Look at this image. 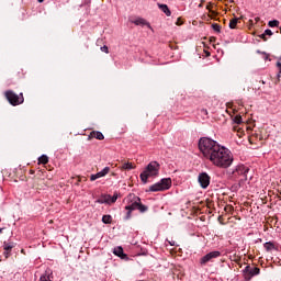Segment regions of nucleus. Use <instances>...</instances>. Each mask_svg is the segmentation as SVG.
Masks as SVG:
<instances>
[{
    "label": "nucleus",
    "mask_w": 281,
    "mask_h": 281,
    "mask_svg": "<svg viewBox=\"0 0 281 281\" xmlns=\"http://www.w3.org/2000/svg\"><path fill=\"white\" fill-rule=\"evenodd\" d=\"M199 149L204 159H209L215 168L225 170L231 168L234 164V155L232 154V150L210 137L200 138Z\"/></svg>",
    "instance_id": "nucleus-1"
},
{
    "label": "nucleus",
    "mask_w": 281,
    "mask_h": 281,
    "mask_svg": "<svg viewBox=\"0 0 281 281\" xmlns=\"http://www.w3.org/2000/svg\"><path fill=\"white\" fill-rule=\"evenodd\" d=\"M159 168L161 166L157 161H151L147 165L145 170L140 173V180L143 183H148L149 177H159Z\"/></svg>",
    "instance_id": "nucleus-2"
},
{
    "label": "nucleus",
    "mask_w": 281,
    "mask_h": 281,
    "mask_svg": "<svg viewBox=\"0 0 281 281\" xmlns=\"http://www.w3.org/2000/svg\"><path fill=\"white\" fill-rule=\"evenodd\" d=\"M127 205L125 206V210L127 211V215L126 218H131V213L135 212V210H137L139 202L142 201V199H139V196L130 193L126 199H125Z\"/></svg>",
    "instance_id": "nucleus-3"
},
{
    "label": "nucleus",
    "mask_w": 281,
    "mask_h": 281,
    "mask_svg": "<svg viewBox=\"0 0 281 281\" xmlns=\"http://www.w3.org/2000/svg\"><path fill=\"white\" fill-rule=\"evenodd\" d=\"M172 180L170 178H162L159 182L149 187V192H164V190H170Z\"/></svg>",
    "instance_id": "nucleus-4"
},
{
    "label": "nucleus",
    "mask_w": 281,
    "mask_h": 281,
    "mask_svg": "<svg viewBox=\"0 0 281 281\" xmlns=\"http://www.w3.org/2000/svg\"><path fill=\"white\" fill-rule=\"evenodd\" d=\"M4 95H5L7 100H8V102L12 106H19V104H23V102L25 100L23 98V93L16 94L12 90H9V91L4 92Z\"/></svg>",
    "instance_id": "nucleus-5"
},
{
    "label": "nucleus",
    "mask_w": 281,
    "mask_h": 281,
    "mask_svg": "<svg viewBox=\"0 0 281 281\" xmlns=\"http://www.w3.org/2000/svg\"><path fill=\"white\" fill-rule=\"evenodd\" d=\"M243 274L246 281L251 280L254 276H260V268L246 266L243 270Z\"/></svg>",
    "instance_id": "nucleus-6"
},
{
    "label": "nucleus",
    "mask_w": 281,
    "mask_h": 281,
    "mask_svg": "<svg viewBox=\"0 0 281 281\" xmlns=\"http://www.w3.org/2000/svg\"><path fill=\"white\" fill-rule=\"evenodd\" d=\"M249 168L244 165H238L233 171L234 177H241L240 181H247V173Z\"/></svg>",
    "instance_id": "nucleus-7"
},
{
    "label": "nucleus",
    "mask_w": 281,
    "mask_h": 281,
    "mask_svg": "<svg viewBox=\"0 0 281 281\" xmlns=\"http://www.w3.org/2000/svg\"><path fill=\"white\" fill-rule=\"evenodd\" d=\"M220 256H221V251L218 250L211 251L201 258L200 263L207 265V262L214 260V258H218Z\"/></svg>",
    "instance_id": "nucleus-8"
},
{
    "label": "nucleus",
    "mask_w": 281,
    "mask_h": 281,
    "mask_svg": "<svg viewBox=\"0 0 281 281\" xmlns=\"http://www.w3.org/2000/svg\"><path fill=\"white\" fill-rule=\"evenodd\" d=\"M210 175H207V172H202L199 175L198 177V181L201 186V188H203V190H205V188H207L210 186Z\"/></svg>",
    "instance_id": "nucleus-9"
},
{
    "label": "nucleus",
    "mask_w": 281,
    "mask_h": 281,
    "mask_svg": "<svg viewBox=\"0 0 281 281\" xmlns=\"http://www.w3.org/2000/svg\"><path fill=\"white\" fill-rule=\"evenodd\" d=\"M111 172V168L110 167H105L104 169H102L101 171L91 175L90 176V181H95L97 179H102V177H106V175Z\"/></svg>",
    "instance_id": "nucleus-10"
},
{
    "label": "nucleus",
    "mask_w": 281,
    "mask_h": 281,
    "mask_svg": "<svg viewBox=\"0 0 281 281\" xmlns=\"http://www.w3.org/2000/svg\"><path fill=\"white\" fill-rule=\"evenodd\" d=\"M53 272L52 269L47 268L45 272L40 277V281H52Z\"/></svg>",
    "instance_id": "nucleus-11"
},
{
    "label": "nucleus",
    "mask_w": 281,
    "mask_h": 281,
    "mask_svg": "<svg viewBox=\"0 0 281 281\" xmlns=\"http://www.w3.org/2000/svg\"><path fill=\"white\" fill-rule=\"evenodd\" d=\"M131 23H134V25H140L142 27L146 25L150 29V23H148L144 18H136L135 20H132Z\"/></svg>",
    "instance_id": "nucleus-12"
},
{
    "label": "nucleus",
    "mask_w": 281,
    "mask_h": 281,
    "mask_svg": "<svg viewBox=\"0 0 281 281\" xmlns=\"http://www.w3.org/2000/svg\"><path fill=\"white\" fill-rule=\"evenodd\" d=\"M113 254H114V256L122 258V260H124V258H126V254H124V248H122V246L115 247L113 250Z\"/></svg>",
    "instance_id": "nucleus-13"
},
{
    "label": "nucleus",
    "mask_w": 281,
    "mask_h": 281,
    "mask_svg": "<svg viewBox=\"0 0 281 281\" xmlns=\"http://www.w3.org/2000/svg\"><path fill=\"white\" fill-rule=\"evenodd\" d=\"M97 203H100L101 205L108 203L111 205V195H101L100 199L97 200Z\"/></svg>",
    "instance_id": "nucleus-14"
},
{
    "label": "nucleus",
    "mask_w": 281,
    "mask_h": 281,
    "mask_svg": "<svg viewBox=\"0 0 281 281\" xmlns=\"http://www.w3.org/2000/svg\"><path fill=\"white\" fill-rule=\"evenodd\" d=\"M158 8L161 10V12H164V14H166V16H170L172 14L168 8V4L158 3Z\"/></svg>",
    "instance_id": "nucleus-15"
},
{
    "label": "nucleus",
    "mask_w": 281,
    "mask_h": 281,
    "mask_svg": "<svg viewBox=\"0 0 281 281\" xmlns=\"http://www.w3.org/2000/svg\"><path fill=\"white\" fill-rule=\"evenodd\" d=\"M121 170H135V165L133 162H124Z\"/></svg>",
    "instance_id": "nucleus-16"
},
{
    "label": "nucleus",
    "mask_w": 281,
    "mask_h": 281,
    "mask_svg": "<svg viewBox=\"0 0 281 281\" xmlns=\"http://www.w3.org/2000/svg\"><path fill=\"white\" fill-rule=\"evenodd\" d=\"M112 221H113V217L111 215L102 216V223H104V225H111Z\"/></svg>",
    "instance_id": "nucleus-17"
},
{
    "label": "nucleus",
    "mask_w": 281,
    "mask_h": 281,
    "mask_svg": "<svg viewBox=\"0 0 281 281\" xmlns=\"http://www.w3.org/2000/svg\"><path fill=\"white\" fill-rule=\"evenodd\" d=\"M266 251H273V249H276V245H273V243L271 241H267L263 245Z\"/></svg>",
    "instance_id": "nucleus-18"
},
{
    "label": "nucleus",
    "mask_w": 281,
    "mask_h": 281,
    "mask_svg": "<svg viewBox=\"0 0 281 281\" xmlns=\"http://www.w3.org/2000/svg\"><path fill=\"white\" fill-rule=\"evenodd\" d=\"M91 137H94V139H104V134H102V132H92L91 133Z\"/></svg>",
    "instance_id": "nucleus-19"
},
{
    "label": "nucleus",
    "mask_w": 281,
    "mask_h": 281,
    "mask_svg": "<svg viewBox=\"0 0 281 281\" xmlns=\"http://www.w3.org/2000/svg\"><path fill=\"white\" fill-rule=\"evenodd\" d=\"M137 210H138L142 214H144V212H148V206L142 204V201H140V202H138Z\"/></svg>",
    "instance_id": "nucleus-20"
},
{
    "label": "nucleus",
    "mask_w": 281,
    "mask_h": 281,
    "mask_svg": "<svg viewBox=\"0 0 281 281\" xmlns=\"http://www.w3.org/2000/svg\"><path fill=\"white\" fill-rule=\"evenodd\" d=\"M49 162V157H47V155H42L40 158H38V164H48Z\"/></svg>",
    "instance_id": "nucleus-21"
},
{
    "label": "nucleus",
    "mask_w": 281,
    "mask_h": 281,
    "mask_svg": "<svg viewBox=\"0 0 281 281\" xmlns=\"http://www.w3.org/2000/svg\"><path fill=\"white\" fill-rule=\"evenodd\" d=\"M236 25H238V18L232 19L229 22L231 30H236Z\"/></svg>",
    "instance_id": "nucleus-22"
},
{
    "label": "nucleus",
    "mask_w": 281,
    "mask_h": 281,
    "mask_svg": "<svg viewBox=\"0 0 281 281\" xmlns=\"http://www.w3.org/2000/svg\"><path fill=\"white\" fill-rule=\"evenodd\" d=\"M4 250H5L4 256H5V258H8V256L10 255L9 251L12 250V245H10V244H4Z\"/></svg>",
    "instance_id": "nucleus-23"
},
{
    "label": "nucleus",
    "mask_w": 281,
    "mask_h": 281,
    "mask_svg": "<svg viewBox=\"0 0 281 281\" xmlns=\"http://www.w3.org/2000/svg\"><path fill=\"white\" fill-rule=\"evenodd\" d=\"M269 27H278L280 25V21L278 20H271L268 22Z\"/></svg>",
    "instance_id": "nucleus-24"
},
{
    "label": "nucleus",
    "mask_w": 281,
    "mask_h": 281,
    "mask_svg": "<svg viewBox=\"0 0 281 281\" xmlns=\"http://www.w3.org/2000/svg\"><path fill=\"white\" fill-rule=\"evenodd\" d=\"M233 122H234L235 124H243V116L236 115V116L233 119Z\"/></svg>",
    "instance_id": "nucleus-25"
},
{
    "label": "nucleus",
    "mask_w": 281,
    "mask_h": 281,
    "mask_svg": "<svg viewBox=\"0 0 281 281\" xmlns=\"http://www.w3.org/2000/svg\"><path fill=\"white\" fill-rule=\"evenodd\" d=\"M265 36H273V32L269 29H267L263 34H261V38H265Z\"/></svg>",
    "instance_id": "nucleus-26"
},
{
    "label": "nucleus",
    "mask_w": 281,
    "mask_h": 281,
    "mask_svg": "<svg viewBox=\"0 0 281 281\" xmlns=\"http://www.w3.org/2000/svg\"><path fill=\"white\" fill-rule=\"evenodd\" d=\"M111 203H115L117 201V194L115 193L113 196L110 195Z\"/></svg>",
    "instance_id": "nucleus-27"
},
{
    "label": "nucleus",
    "mask_w": 281,
    "mask_h": 281,
    "mask_svg": "<svg viewBox=\"0 0 281 281\" xmlns=\"http://www.w3.org/2000/svg\"><path fill=\"white\" fill-rule=\"evenodd\" d=\"M213 30L215 32H221V26L218 24H213Z\"/></svg>",
    "instance_id": "nucleus-28"
},
{
    "label": "nucleus",
    "mask_w": 281,
    "mask_h": 281,
    "mask_svg": "<svg viewBox=\"0 0 281 281\" xmlns=\"http://www.w3.org/2000/svg\"><path fill=\"white\" fill-rule=\"evenodd\" d=\"M257 54H263V58H265L266 60H269V55H267V53H262V52H260V50H257Z\"/></svg>",
    "instance_id": "nucleus-29"
},
{
    "label": "nucleus",
    "mask_w": 281,
    "mask_h": 281,
    "mask_svg": "<svg viewBox=\"0 0 281 281\" xmlns=\"http://www.w3.org/2000/svg\"><path fill=\"white\" fill-rule=\"evenodd\" d=\"M101 52H104L105 54H109V47L102 46L101 47Z\"/></svg>",
    "instance_id": "nucleus-30"
},
{
    "label": "nucleus",
    "mask_w": 281,
    "mask_h": 281,
    "mask_svg": "<svg viewBox=\"0 0 281 281\" xmlns=\"http://www.w3.org/2000/svg\"><path fill=\"white\" fill-rule=\"evenodd\" d=\"M277 67L279 69V75L278 76H280V74H281V63L280 61L277 63Z\"/></svg>",
    "instance_id": "nucleus-31"
},
{
    "label": "nucleus",
    "mask_w": 281,
    "mask_h": 281,
    "mask_svg": "<svg viewBox=\"0 0 281 281\" xmlns=\"http://www.w3.org/2000/svg\"><path fill=\"white\" fill-rule=\"evenodd\" d=\"M169 245H170L171 247H175V240L169 241Z\"/></svg>",
    "instance_id": "nucleus-32"
},
{
    "label": "nucleus",
    "mask_w": 281,
    "mask_h": 281,
    "mask_svg": "<svg viewBox=\"0 0 281 281\" xmlns=\"http://www.w3.org/2000/svg\"><path fill=\"white\" fill-rule=\"evenodd\" d=\"M202 113H204L205 115H207V110H202Z\"/></svg>",
    "instance_id": "nucleus-33"
},
{
    "label": "nucleus",
    "mask_w": 281,
    "mask_h": 281,
    "mask_svg": "<svg viewBox=\"0 0 281 281\" xmlns=\"http://www.w3.org/2000/svg\"><path fill=\"white\" fill-rule=\"evenodd\" d=\"M38 1V3H43V1H45V0H37Z\"/></svg>",
    "instance_id": "nucleus-34"
},
{
    "label": "nucleus",
    "mask_w": 281,
    "mask_h": 281,
    "mask_svg": "<svg viewBox=\"0 0 281 281\" xmlns=\"http://www.w3.org/2000/svg\"><path fill=\"white\" fill-rule=\"evenodd\" d=\"M1 232H3V228H0V234H1Z\"/></svg>",
    "instance_id": "nucleus-35"
}]
</instances>
